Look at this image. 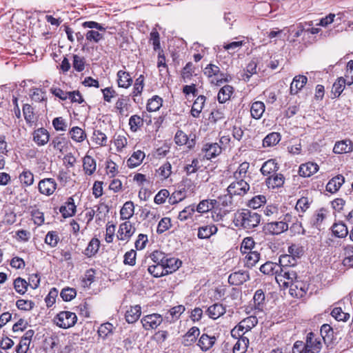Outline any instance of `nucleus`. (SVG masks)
<instances>
[{
	"mask_svg": "<svg viewBox=\"0 0 353 353\" xmlns=\"http://www.w3.org/2000/svg\"><path fill=\"white\" fill-rule=\"evenodd\" d=\"M249 168L250 163L248 162L245 161L241 163L238 169L234 173V177L236 180L245 179L247 176L246 174Z\"/></svg>",
	"mask_w": 353,
	"mask_h": 353,
	"instance_id": "de8ad7c7",
	"label": "nucleus"
},
{
	"mask_svg": "<svg viewBox=\"0 0 353 353\" xmlns=\"http://www.w3.org/2000/svg\"><path fill=\"white\" fill-rule=\"evenodd\" d=\"M217 230L218 229L214 225L200 227L198 231V237L199 239H208L216 234Z\"/></svg>",
	"mask_w": 353,
	"mask_h": 353,
	"instance_id": "e433bc0d",
	"label": "nucleus"
},
{
	"mask_svg": "<svg viewBox=\"0 0 353 353\" xmlns=\"http://www.w3.org/2000/svg\"><path fill=\"white\" fill-rule=\"evenodd\" d=\"M134 206L133 202H125L120 210L121 218L123 220L130 219L134 214Z\"/></svg>",
	"mask_w": 353,
	"mask_h": 353,
	"instance_id": "4c0bfd02",
	"label": "nucleus"
},
{
	"mask_svg": "<svg viewBox=\"0 0 353 353\" xmlns=\"http://www.w3.org/2000/svg\"><path fill=\"white\" fill-rule=\"evenodd\" d=\"M281 140V134L279 132H271L263 140V147H272L276 145Z\"/></svg>",
	"mask_w": 353,
	"mask_h": 353,
	"instance_id": "a19ab883",
	"label": "nucleus"
},
{
	"mask_svg": "<svg viewBox=\"0 0 353 353\" xmlns=\"http://www.w3.org/2000/svg\"><path fill=\"white\" fill-rule=\"evenodd\" d=\"M216 338L214 336H210L208 334H203L200 337L198 341V345L202 351L209 350L215 343Z\"/></svg>",
	"mask_w": 353,
	"mask_h": 353,
	"instance_id": "c85d7f7f",
	"label": "nucleus"
},
{
	"mask_svg": "<svg viewBox=\"0 0 353 353\" xmlns=\"http://www.w3.org/2000/svg\"><path fill=\"white\" fill-rule=\"evenodd\" d=\"M148 271L151 275L157 278L167 274L163 266L160 265H150L148 268Z\"/></svg>",
	"mask_w": 353,
	"mask_h": 353,
	"instance_id": "bf43d9fd",
	"label": "nucleus"
},
{
	"mask_svg": "<svg viewBox=\"0 0 353 353\" xmlns=\"http://www.w3.org/2000/svg\"><path fill=\"white\" fill-rule=\"evenodd\" d=\"M19 180L23 186L29 187L34 182V174L30 170L24 168L19 175Z\"/></svg>",
	"mask_w": 353,
	"mask_h": 353,
	"instance_id": "7c9ffc66",
	"label": "nucleus"
},
{
	"mask_svg": "<svg viewBox=\"0 0 353 353\" xmlns=\"http://www.w3.org/2000/svg\"><path fill=\"white\" fill-rule=\"evenodd\" d=\"M143 125V119L137 115H132L129 119V125L131 131L135 132Z\"/></svg>",
	"mask_w": 353,
	"mask_h": 353,
	"instance_id": "5fc2aeb1",
	"label": "nucleus"
},
{
	"mask_svg": "<svg viewBox=\"0 0 353 353\" xmlns=\"http://www.w3.org/2000/svg\"><path fill=\"white\" fill-rule=\"evenodd\" d=\"M185 307L182 305H176L168 310L165 315V319L169 322L172 323L179 319L180 316L184 312Z\"/></svg>",
	"mask_w": 353,
	"mask_h": 353,
	"instance_id": "aec40b11",
	"label": "nucleus"
},
{
	"mask_svg": "<svg viewBox=\"0 0 353 353\" xmlns=\"http://www.w3.org/2000/svg\"><path fill=\"white\" fill-rule=\"evenodd\" d=\"M135 228L130 221L121 223L118 231V238L121 241H126L134 233Z\"/></svg>",
	"mask_w": 353,
	"mask_h": 353,
	"instance_id": "ddd939ff",
	"label": "nucleus"
},
{
	"mask_svg": "<svg viewBox=\"0 0 353 353\" xmlns=\"http://www.w3.org/2000/svg\"><path fill=\"white\" fill-rule=\"evenodd\" d=\"M33 141L39 146L46 145L50 139V134L48 130L43 128H38L33 132Z\"/></svg>",
	"mask_w": 353,
	"mask_h": 353,
	"instance_id": "4468645a",
	"label": "nucleus"
},
{
	"mask_svg": "<svg viewBox=\"0 0 353 353\" xmlns=\"http://www.w3.org/2000/svg\"><path fill=\"white\" fill-rule=\"evenodd\" d=\"M250 189L248 183L245 179L236 180L232 182L227 188L228 192L230 195L243 196Z\"/></svg>",
	"mask_w": 353,
	"mask_h": 353,
	"instance_id": "6e6552de",
	"label": "nucleus"
},
{
	"mask_svg": "<svg viewBox=\"0 0 353 353\" xmlns=\"http://www.w3.org/2000/svg\"><path fill=\"white\" fill-rule=\"evenodd\" d=\"M203 73L208 78L210 82L216 85H221L228 81L225 74L221 72L220 68L215 64H208L204 68Z\"/></svg>",
	"mask_w": 353,
	"mask_h": 353,
	"instance_id": "7ed1b4c3",
	"label": "nucleus"
},
{
	"mask_svg": "<svg viewBox=\"0 0 353 353\" xmlns=\"http://www.w3.org/2000/svg\"><path fill=\"white\" fill-rule=\"evenodd\" d=\"M157 174L162 179H168L172 173V165L166 161L163 163L157 171Z\"/></svg>",
	"mask_w": 353,
	"mask_h": 353,
	"instance_id": "603ef678",
	"label": "nucleus"
},
{
	"mask_svg": "<svg viewBox=\"0 0 353 353\" xmlns=\"http://www.w3.org/2000/svg\"><path fill=\"white\" fill-rule=\"evenodd\" d=\"M345 182V178L338 174L331 179L326 185V190L332 194L336 192Z\"/></svg>",
	"mask_w": 353,
	"mask_h": 353,
	"instance_id": "a211bd4d",
	"label": "nucleus"
},
{
	"mask_svg": "<svg viewBox=\"0 0 353 353\" xmlns=\"http://www.w3.org/2000/svg\"><path fill=\"white\" fill-rule=\"evenodd\" d=\"M92 139L97 145L100 146H105L107 145V136L99 130H95L93 132Z\"/></svg>",
	"mask_w": 353,
	"mask_h": 353,
	"instance_id": "3c124183",
	"label": "nucleus"
},
{
	"mask_svg": "<svg viewBox=\"0 0 353 353\" xmlns=\"http://www.w3.org/2000/svg\"><path fill=\"white\" fill-rule=\"evenodd\" d=\"M83 167L85 172L88 174H92L96 170V161L90 156L86 155L83 158Z\"/></svg>",
	"mask_w": 353,
	"mask_h": 353,
	"instance_id": "58836bf2",
	"label": "nucleus"
},
{
	"mask_svg": "<svg viewBox=\"0 0 353 353\" xmlns=\"http://www.w3.org/2000/svg\"><path fill=\"white\" fill-rule=\"evenodd\" d=\"M319 170V165L313 162H307L301 164L299 167V175L303 177H310L312 174L317 172Z\"/></svg>",
	"mask_w": 353,
	"mask_h": 353,
	"instance_id": "f3484780",
	"label": "nucleus"
},
{
	"mask_svg": "<svg viewBox=\"0 0 353 353\" xmlns=\"http://www.w3.org/2000/svg\"><path fill=\"white\" fill-rule=\"evenodd\" d=\"M345 82L347 85H351L353 83V61H350L347 64L345 77H343Z\"/></svg>",
	"mask_w": 353,
	"mask_h": 353,
	"instance_id": "774afa93",
	"label": "nucleus"
},
{
	"mask_svg": "<svg viewBox=\"0 0 353 353\" xmlns=\"http://www.w3.org/2000/svg\"><path fill=\"white\" fill-rule=\"evenodd\" d=\"M232 92L233 88L231 85H226L221 88L217 95L219 102L223 103L229 100Z\"/></svg>",
	"mask_w": 353,
	"mask_h": 353,
	"instance_id": "ea45409f",
	"label": "nucleus"
},
{
	"mask_svg": "<svg viewBox=\"0 0 353 353\" xmlns=\"http://www.w3.org/2000/svg\"><path fill=\"white\" fill-rule=\"evenodd\" d=\"M144 76L141 74L136 80L134 84L132 96L137 97L142 93L144 88Z\"/></svg>",
	"mask_w": 353,
	"mask_h": 353,
	"instance_id": "4d7b16f0",
	"label": "nucleus"
},
{
	"mask_svg": "<svg viewBox=\"0 0 353 353\" xmlns=\"http://www.w3.org/2000/svg\"><path fill=\"white\" fill-rule=\"evenodd\" d=\"M57 188V183L52 178H45L38 183V190L40 194L50 196Z\"/></svg>",
	"mask_w": 353,
	"mask_h": 353,
	"instance_id": "0eeeda50",
	"label": "nucleus"
},
{
	"mask_svg": "<svg viewBox=\"0 0 353 353\" xmlns=\"http://www.w3.org/2000/svg\"><path fill=\"white\" fill-rule=\"evenodd\" d=\"M305 344V353H318L322 347L320 338L316 337L312 332L307 334Z\"/></svg>",
	"mask_w": 353,
	"mask_h": 353,
	"instance_id": "9b49d317",
	"label": "nucleus"
},
{
	"mask_svg": "<svg viewBox=\"0 0 353 353\" xmlns=\"http://www.w3.org/2000/svg\"><path fill=\"white\" fill-rule=\"evenodd\" d=\"M279 270H280V265L279 264L268 261L263 264L260 267V271L264 274L276 276Z\"/></svg>",
	"mask_w": 353,
	"mask_h": 353,
	"instance_id": "c9c22d12",
	"label": "nucleus"
},
{
	"mask_svg": "<svg viewBox=\"0 0 353 353\" xmlns=\"http://www.w3.org/2000/svg\"><path fill=\"white\" fill-rule=\"evenodd\" d=\"M28 283L26 281L21 277H17L14 281V288L17 292L23 294L27 291Z\"/></svg>",
	"mask_w": 353,
	"mask_h": 353,
	"instance_id": "864d4df0",
	"label": "nucleus"
},
{
	"mask_svg": "<svg viewBox=\"0 0 353 353\" xmlns=\"http://www.w3.org/2000/svg\"><path fill=\"white\" fill-rule=\"evenodd\" d=\"M141 314V309L139 305L130 307L125 312V320L128 323H133L139 319Z\"/></svg>",
	"mask_w": 353,
	"mask_h": 353,
	"instance_id": "bb28decb",
	"label": "nucleus"
},
{
	"mask_svg": "<svg viewBox=\"0 0 353 353\" xmlns=\"http://www.w3.org/2000/svg\"><path fill=\"white\" fill-rule=\"evenodd\" d=\"M250 279V275L246 271H239L232 273L228 277V282L233 285H239Z\"/></svg>",
	"mask_w": 353,
	"mask_h": 353,
	"instance_id": "2eb2a0df",
	"label": "nucleus"
},
{
	"mask_svg": "<svg viewBox=\"0 0 353 353\" xmlns=\"http://www.w3.org/2000/svg\"><path fill=\"white\" fill-rule=\"evenodd\" d=\"M310 205L309 199L303 196L297 201L295 208L298 212H305L310 208Z\"/></svg>",
	"mask_w": 353,
	"mask_h": 353,
	"instance_id": "338daca9",
	"label": "nucleus"
},
{
	"mask_svg": "<svg viewBox=\"0 0 353 353\" xmlns=\"http://www.w3.org/2000/svg\"><path fill=\"white\" fill-rule=\"evenodd\" d=\"M258 323V319L256 316H250L242 320L232 330V334L233 336L238 334L241 336L245 332L250 331Z\"/></svg>",
	"mask_w": 353,
	"mask_h": 353,
	"instance_id": "423d86ee",
	"label": "nucleus"
},
{
	"mask_svg": "<svg viewBox=\"0 0 353 353\" xmlns=\"http://www.w3.org/2000/svg\"><path fill=\"white\" fill-rule=\"evenodd\" d=\"M144 158L145 153L141 150H137L128 159L127 165L129 168H135L142 163Z\"/></svg>",
	"mask_w": 353,
	"mask_h": 353,
	"instance_id": "2f4dec72",
	"label": "nucleus"
},
{
	"mask_svg": "<svg viewBox=\"0 0 353 353\" xmlns=\"http://www.w3.org/2000/svg\"><path fill=\"white\" fill-rule=\"evenodd\" d=\"M288 229V225L285 221L269 222L264 225L263 230L266 234L278 235Z\"/></svg>",
	"mask_w": 353,
	"mask_h": 353,
	"instance_id": "9d476101",
	"label": "nucleus"
},
{
	"mask_svg": "<svg viewBox=\"0 0 353 353\" xmlns=\"http://www.w3.org/2000/svg\"><path fill=\"white\" fill-rule=\"evenodd\" d=\"M279 264L281 268H290L294 266L296 264V259L292 255L288 254H283L279 257Z\"/></svg>",
	"mask_w": 353,
	"mask_h": 353,
	"instance_id": "c03bdc74",
	"label": "nucleus"
},
{
	"mask_svg": "<svg viewBox=\"0 0 353 353\" xmlns=\"http://www.w3.org/2000/svg\"><path fill=\"white\" fill-rule=\"evenodd\" d=\"M141 322L143 328L146 330L156 329L163 322V317L161 315L154 313L144 316Z\"/></svg>",
	"mask_w": 353,
	"mask_h": 353,
	"instance_id": "1a4fd4ad",
	"label": "nucleus"
},
{
	"mask_svg": "<svg viewBox=\"0 0 353 353\" xmlns=\"http://www.w3.org/2000/svg\"><path fill=\"white\" fill-rule=\"evenodd\" d=\"M82 26L92 29L85 33L86 40L89 42L97 43L104 39L103 32H105L106 28L103 25L90 21L83 23Z\"/></svg>",
	"mask_w": 353,
	"mask_h": 353,
	"instance_id": "f257e3e1",
	"label": "nucleus"
},
{
	"mask_svg": "<svg viewBox=\"0 0 353 353\" xmlns=\"http://www.w3.org/2000/svg\"><path fill=\"white\" fill-rule=\"evenodd\" d=\"M236 220L245 229H252L256 227L261 220V216L248 210H243L236 215Z\"/></svg>",
	"mask_w": 353,
	"mask_h": 353,
	"instance_id": "f03ea898",
	"label": "nucleus"
},
{
	"mask_svg": "<svg viewBox=\"0 0 353 353\" xmlns=\"http://www.w3.org/2000/svg\"><path fill=\"white\" fill-rule=\"evenodd\" d=\"M205 312L210 319L216 320L226 312V309L221 303H214L208 307Z\"/></svg>",
	"mask_w": 353,
	"mask_h": 353,
	"instance_id": "dca6fc26",
	"label": "nucleus"
},
{
	"mask_svg": "<svg viewBox=\"0 0 353 353\" xmlns=\"http://www.w3.org/2000/svg\"><path fill=\"white\" fill-rule=\"evenodd\" d=\"M163 100L159 96H154L152 99L148 100L147 103V110L149 112H155L159 110L161 107Z\"/></svg>",
	"mask_w": 353,
	"mask_h": 353,
	"instance_id": "09e8293b",
	"label": "nucleus"
},
{
	"mask_svg": "<svg viewBox=\"0 0 353 353\" xmlns=\"http://www.w3.org/2000/svg\"><path fill=\"white\" fill-rule=\"evenodd\" d=\"M113 325L110 323L101 324L98 329V334L103 339H106L110 334H112Z\"/></svg>",
	"mask_w": 353,
	"mask_h": 353,
	"instance_id": "6e6d98bb",
	"label": "nucleus"
},
{
	"mask_svg": "<svg viewBox=\"0 0 353 353\" xmlns=\"http://www.w3.org/2000/svg\"><path fill=\"white\" fill-rule=\"evenodd\" d=\"M212 208L213 201L210 202L208 200H203L197 205L195 211L202 214L210 211Z\"/></svg>",
	"mask_w": 353,
	"mask_h": 353,
	"instance_id": "0e129e2a",
	"label": "nucleus"
},
{
	"mask_svg": "<svg viewBox=\"0 0 353 353\" xmlns=\"http://www.w3.org/2000/svg\"><path fill=\"white\" fill-rule=\"evenodd\" d=\"M200 334L199 329L196 327H191L183 336L182 343L185 346H189L194 343Z\"/></svg>",
	"mask_w": 353,
	"mask_h": 353,
	"instance_id": "b1692460",
	"label": "nucleus"
},
{
	"mask_svg": "<svg viewBox=\"0 0 353 353\" xmlns=\"http://www.w3.org/2000/svg\"><path fill=\"white\" fill-rule=\"evenodd\" d=\"M332 232L334 235L339 238H344L347 234V228L343 223H336L332 225Z\"/></svg>",
	"mask_w": 353,
	"mask_h": 353,
	"instance_id": "a18cd8bd",
	"label": "nucleus"
},
{
	"mask_svg": "<svg viewBox=\"0 0 353 353\" xmlns=\"http://www.w3.org/2000/svg\"><path fill=\"white\" fill-rule=\"evenodd\" d=\"M265 296L263 290L261 289L257 290L253 297L255 308L261 310L265 303Z\"/></svg>",
	"mask_w": 353,
	"mask_h": 353,
	"instance_id": "49530a36",
	"label": "nucleus"
},
{
	"mask_svg": "<svg viewBox=\"0 0 353 353\" xmlns=\"http://www.w3.org/2000/svg\"><path fill=\"white\" fill-rule=\"evenodd\" d=\"M352 143L350 140H343L335 143L333 152L336 154H343L352 152Z\"/></svg>",
	"mask_w": 353,
	"mask_h": 353,
	"instance_id": "5701e85b",
	"label": "nucleus"
},
{
	"mask_svg": "<svg viewBox=\"0 0 353 353\" xmlns=\"http://www.w3.org/2000/svg\"><path fill=\"white\" fill-rule=\"evenodd\" d=\"M297 279V274L295 271L292 268H283L280 266L275 279L279 285H282L285 288H289L296 279Z\"/></svg>",
	"mask_w": 353,
	"mask_h": 353,
	"instance_id": "20e7f679",
	"label": "nucleus"
},
{
	"mask_svg": "<svg viewBox=\"0 0 353 353\" xmlns=\"http://www.w3.org/2000/svg\"><path fill=\"white\" fill-rule=\"evenodd\" d=\"M331 315L339 321H347L350 318V314L344 312L341 307H334Z\"/></svg>",
	"mask_w": 353,
	"mask_h": 353,
	"instance_id": "052dcab7",
	"label": "nucleus"
},
{
	"mask_svg": "<svg viewBox=\"0 0 353 353\" xmlns=\"http://www.w3.org/2000/svg\"><path fill=\"white\" fill-rule=\"evenodd\" d=\"M117 83L119 87L128 88L132 83V79L129 72L123 70H119L117 72Z\"/></svg>",
	"mask_w": 353,
	"mask_h": 353,
	"instance_id": "cd10ccee",
	"label": "nucleus"
},
{
	"mask_svg": "<svg viewBox=\"0 0 353 353\" xmlns=\"http://www.w3.org/2000/svg\"><path fill=\"white\" fill-rule=\"evenodd\" d=\"M181 265V261L178 259L166 256L165 259L164 265H162L165 268L167 274H170L173 272H175L176 270L179 268Z\"/></svg>",
	"mask_w": 353,
	"mask_h": 353,
	"instance_id": "c756f323",
	"label": "nucleus"
},
{
	"mask_svg": "<svg viewBox=\"0 0 353 353\" xmlns=\"http://www.w3.org/2000/svg\"><path fill=\"white\" fill-rule=\"evenodd\" d=\"M243 43V41H232L229 43H225L223 47L225 50L228 51L230 54H234L242 47Z\"/></svg>",
	"mask_w": 353,
	"mask_h": 353,
	"instance_id": "680f3d73",
	"label": "nucleus"
},
{
	"mask_svg": "<svg viewBox=\"0 0 353 353\" xmlns=\"http://www.w3.org/2000/svg\"><path fill=\"white\" fill-rule=\"evenodd\" d=\"M206 98L203 95H199L197 97V98L195 99V101L193 103L192 109H191V114L194 118L199 117L200 113L201 112L205 103Z\"/></svg>",
	"mask_w": 353,
	"mask_h": 353,
	"instance_id": "a878e982",
	"label": "nucleus"
},
{
	"mask_svg": "<svg viewBox=\"0 0 353 353\" xmlns=\"http://www.w3.org/2000/svg\"><path fill=\"white\" fill-rule=\"evenodd\" d=\"M245 258V265L248 268H252L260 259V254L256 251L248 252Z\"/></svg>",
	"mask_w": 353,
	"mask_h": 353,
	"instance_id": "8fccbe9b",
	"label": "nucleus"
},
{
	"mask_svg": "<svg viewBox=\"0 0 353 353\" xmlns=\"http://www.w3.org/2000/svg\"><path fill=\"white\" fill-rule=\"evenodd\" d=\"M307 81V78L304 75L296 76L290 85V93L296 94L301 90Z\"/></svg>",
	"mask_w": 353,
	"mask_h": 353,
	"instance_id": "412c9836",
	"label": "nucleus"
},
{
	"mask_svg": "<svg viewBox=\"0 0 353 353\" xmlns=\"http://www.w3.org/2000/svg\"><path fill=\"white\" fill-rule=\"evenodd\" d=\"M289 288L290 294L297 298L303 297L307 290L306 284L297 279L290 285Z\"/></svg>",
	"mask_w": 353,
	"mask_h": 353,
	"instance_id": "f8f14e48",
	"label": "nucleus"
},
{
	"mask_svg": "<svg viewBox=\"0 0 353 353\" xmlns=\"http://www.w3.org/2000/svg\"><path fill=\"white\" fill-rule=\"evenodd\" d=\"M221 147L217 143H206L203 148V152L207 159H211L221 152Z\"/></svg>",
	"mask_w": 353,
	"mask_h": 353,
	"instance_id": "6ab92c4d",
	"label": "nucleus"
},
{
	"mask_svg": "<svg viewBox=\"0 0 353 353\" xmlns=\"http://www.w3.org/2000/svg\"><path fill=\"white\" fill-rule=\"evenodd\" d=\"M56 324L61 328L67 329L75 325L77 317L75 313L69 311L60 312L54 319Z\"/></svg>",
	"mask_w": 353,
	"mask_h": 353,
	"instance_id": "39448f33",
	"label": "nucleus"
},
{
	"mask_svg": "<svg viewBox=\"0 0 353 353\" xmlns=\"http://www.w3.org/2000/svg\"><path fill=\"white\" fill-rule=\"evenodd\" d=\"M265 112V104L262 101L254 102L250 108V113L252 118L259 119Z\"/></svg>",
	"mask_w": 353,
	"mask_h": 353,
	"instance_id": "473e14b6",
	"label": "nucleus"
},
{
	"mask_svg": "<svg viewBox=\"0 0 353 353\" xmlns=\"http://www.w3.org/2000/svg\"><path fill=\"white\" fill-rule=\"evenodd\" d=\"M254 241L252 237L245 238L241 245V252L243 254L252 252V249L254 248Z\"/></svg>",
	"mask_w": 353,
	"mask_h": 353,
	"instance_id": "e2e57ef3",
	"label": "nucleus"
},
{
	"mask_svg": "<svg viewBox=\"0 0 353 353\" xmlns=\"http://www.w3.org/2000/svg\"><path fill=\"white\" fill-rule=\"evenodd\" d=\"M100 247V241L98 239L93 238L88 243L84 251V254L88 257H92L96 254Z\"/></svg>",
	"mask_w": 353,
	"mask_h": 353,
	"instance_id": "79ce46f5",
	"label": "nucleus"
},
{
	"mask_svg": "<svg viewBox=\"0 0 353 353\" xmlns=\"http://www.w3.org/2000/svg\"><path fill=\"white\" fill-rule=\"evenodd\" d=\"M69 134L71 139L77 143H81L87 138L85 131L77 126L72 128L69 131Z\"/></svg>",
	"mask_w": 353,
	"mask_h": 353,
	"instance_id": "f704fd0d",
	"label": "nucleus"
},
{
	"mask_svg": "<svg viewBox=\"0 0 353 353\" xmlns=\"http://www.w3.org/2000/svg\"><path fill=\"white\" fill-rule=\"evenodd\" d=\"M278 170L279 166L276 162V160L269 159L263 164L261 168V172L263 175H268L271 174H275Z\"/></svg>",
	"mask_w": 353,
	"mask_h": 353,
	"instance_id": "72a5a7b5",
	"label": "nucleus"
},
{
	"mask_svg": "<svg viewBox=\"0 0 353 353\" xmlns=\"http://www.w3.org/2000/svg\"><path fill=\"white\" fill-rule=\"evenodd\" d=\"M76 212V205L74 199L72 197L68 198L64 205L60 208V212L64 218L70 217L74 214Z\"/></svg>",
	"mask_w": 353,
	"mask_h": 353,
	"instance_id": "393cba45",
	"label": "nucleus"
},
{
	"mask_svg": "<svg viewBox=\"0 0 353 353\" xmlns=\"http://www.w3.org/2000/svg\"><path fill=\"white\" fill-rule=\"evenodd\" d=\"M16 305L19 310L30 311L34 307V303L30 300L19 299L16 302Z\"/></svg>",
	"mask_w": 353,
	"mask_h": 353,
	"instance_id": "69168bd1",
	"label": "nucleus"
},
{
	"mask_svg": "<svg viewBox=\"0 0 353 353\" xmlns=\"http://www.w3.org/2000/svg\"><path fill=\"white\" fill-rule=\"evenodd\" d=\"M347 83L345 82L343 77H339L334 83L332 88V94L334 98L339 97L344 90L345 86Z\"/></svg>",
	"mask_w": 353,
	"mask_h": 353,
	"instance_id": "37998d69",
	"label": "nucleus"
},
{
	"mask_svg": "<svg viewBox=\"0 0 353 353\" xmlns=\"http://www.w3.org/2000/svg\"><path fill=\"white\" fill-rule=\"evenodd\" d=\"M304 31H305L304 26L301 23L297 24L296 26H290V28H288V32L289 33L293 34L294 38L292 39H290L288 38V40L290 41V42H294L295 38H298V37H301Z\"/></svg>",
	"mask_w": 353,
	"mask_h": 353,
	"instance_id": "13d9d810",
	"label": "nucleus"
},
{
	"mask_svg": "<svg viewBox=\"0 0 353 353\" xmlns=\"http://www.w3.org/2000/svg\"><path fill=\"white\" fill-rule=\"evenodd\" d=\"M285 181V178L282 174H274L266 179V184L268 188H277L281 187Z\"/></svg>",
	"mask_w": 353,
	"mask_h": 353,
	"instance_id": "4be33fe9",
	"label": "nucleus"
}]
</instances>
